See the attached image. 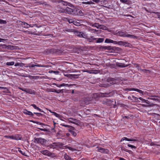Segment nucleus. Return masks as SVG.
Instances as JSON below:
<instances>
[{
    "mask_svg": "<svg viewBox=\"0 0 160 160\" xmlns=\"http://www.w3.org/2000/svg\"><path fill=\"white\" fill-rule=\"evenodd\" d=\"M73 24L74 25H75L76 26H80L81 25V24L79 22L77 21H76L75 20H74Z\"/></svg>",
    "mask_w": 160,
    "mask_h": 160,
    "instance_id": "72a5a7b5",
    "label": "nucleus"
},
{
    "mask_svg": "<svg viewBox=\"0 0 160 160\" xmlns=\"http://www.w3.org/2000/svg\"><path fill=\"white\" fill-rule=\"evenodd\" d=\"M19 88L21 90L23 91L24 92L25 91V89H26L25 88H20V87Z\"/></svg>",
    "mask_w": 160,
    "mask_h": 160,
    "instance_id": "680f3d73",
    "label": "nucleus"
},
{
    "mask_svg": "<svg viewBox=\"0 0 160 160\" xmlns=\"http://www.w3.org/2000/svg\"><path fill=\"white\" fill-rule=\"evenodd\" d=\"M128 147L131 148H132L136 149V147L131 144H128Z\"/></svg>",
    "mask_w": 160,
    "mask_h": 160,
    "instance_id": "8fccbe9b",
    "label": "nucleus"
},
{
    "mask_svg": "<svg viewBox=\"0 0 160 160\" xmlns=\"http://www.w3.org/2000/svg\"><path fill=\"white\" fill-rule=\"evenodd\" d=\"M99 29H102L103 30H106L107 28V27L102 25H99V27H98Z\"/></svg>",
    "mask_w": 160,
    "mask_h": 160,
    "instance_id": "7c9ffc66",
    "label": "nucleus"
},
{
    "mask_svg": "<svg viewBox=\"0 0 160 160\" xmlns=\"http://www.w3.org/2000/svg\"><path fill=\"white\" fill-rule=\"evenodd\" d=\"M23 155L29 157L30 155V152L29 151H18Z\"/></svg>",
    "mask_w": 160,
    "mask_h": 160,
    "instance_id": "9b49d317",
    "label": "nucleus"
},
{
    "mask_svg": "<svg viewBox=\"0 0 160 160\" xmlns=\"http://www.w3.org/2000/svg\"><path fill=\"white\" fill-rule=\"evenodd\" d=\"M75 85H76L75 84H68V86H67V87H70L71 86Z\"/></svg>",
    "mask_w": 160,
    "mask_h": 160,
    "instance_id": "0e129e2a",
    "label": "nucleus"
},
{
    "mask_svg": "<svg viewBox=\"0 0 160 160\" xmlns=\"http://www.w3.org/2000/svg\"><path fill=\"white\" fill-rule=\"evenodd\" d=\"M67 20L69 23H73L74 20L73 19H70L69 18H67Z\"/></svg>",
    "mask_w": 160,
    "mask_h": 160,
    "instance_id": "a19ab883",
    "label": "nucleus"
},
{
    "mask_svg": "<svg viewBox=\"0 0 160 160\" xmlns=\"http://www.w3.org/2000/svg\"><path fill=\"white\" fill-rule=\"evenodd\" d=\"M53 73L56 75L58 74L59 73V72L58 71H54L53 72Z\"/></svg>",
    "mask_w": 160,
    "mask_h": 160,
    "instance_id": "bf43d9fd",
    "label": "nucleus"
},
{
    "mask_svg": "<svg viewBox=\"0 0 160 160\" xmlns=\"http://www.w3.org/2000/svg\"><path fill=\"white\" fill-rule=\"evenodd\" d=\"M35 67V64H31L30 63V64H29L28 66H26V67H29V68H32V67Z\"/></svg>",
    "mask_w": 160,
    "mask_h": 160,
    "instance_id": "de8ad7c7",
    "label": "nucleus"
},
{
    "mask_svg": "<svg viewBox=\"0 0 160 160\" xmlns=\"http://www.w3.org/2000/svg\"><path fill=\"white\" fill-rule=\"evenodd\" d=\"M105 42L107 43H113L115 44H117V41H113L112 40L107 38L106 39Z\"/></svg>",
    "mask_w": 160,
    "mask_h": 160,
    "instance_id": "4468645a",
    "label": "nucleus"
},
{
    "mask_svg": "<svg viewBox=\"0 0 160 160\" xmlns=\"http://www.w3.org/2000/svg\"><path fill=\"white\" fill-rule=\"evenodd\" d=\"M86 72L90 74H96V73L93 71H87Z\"/></svg>",
    "mask_w": 160,
    "mask_h": 160,
    "instance_id": "603ef678",
    "label": "nucleus"
},
{
    "mask_svg": "<svg viewBox=\"0 0 160 160\" xmlns=\"http://www.w3.org/2000/svg\"><path fill=\"white\" fill-rule=\"evenodd\" d=\"M60 144L59 143L54 142L52 144L49 145L48 147L51 149H54L56 148L58 149V148L59 147V145H60Z\"/></svg>",
    "mask_w": 160,
    "mask_h": 160,
    "instance_id": "1a4fd4ad",
    "label": "nucleus"
},
{
    "mask_svg": "<svg viewBox=\"0 0 160 160\" xmlns=\"http://www.w3.org/2000/svg\"><path fill=\"white\" fill-rule=\"evenodd\" d=\"M25 92L30 94L32 93V92L31 90L29 89H26Z\"/></svg>",
    "mask_w": 160,
    "mask_h": 160,
    "instance_id": "c03bdc74",
    "label": "nucleus"
},
{
    "mask_svg": "<svg viewBox=\"0 0 160 160\" xmlns=\"http://www.w3.org/2000/svg\"><path fill=\"white\" fill-rule=\"evenodd\" d=\"M4 137L8 138H11V139H13V136H5Z\"/></svg>",
    "mask_w": 160,
    "mask_h": 160,
    "instance_id": "09e8293b",
    "label": "nucleus"
},
{
    "mask_svg": "<svg viewBox=\"0 0 160 160\" xmlns=\"http://www.w3.org/2000/svg\"><path fill=\"white\" fill-rule=\"evenodd\" d=\"M7 39L0 38V42H4V41H7Z\"/></svg>",
    "mask_w": 160,
    "mask_h": 160,
    "instance_id": "6e6d98bb",
    "label": "nucleus"
},
{
    "mask_svg": "<svg viewBox=\"0 0 160 160\" xmlns=\"http://www.w3.org/2000/svg\"><path fill=\"white\" fill-rule=\"evenodd\" d=\"M65 31H67V32H70L72 31V30H71L70 29H67L65 30Z\"/></svg>",
    "mask_w": 160,
    "mask_h": 160,
    "instance_id": "e2e57ef3",
    "label": "nucleus"
},
{
    "mask_svg": "<svg viewBox=\"0 0 160 160\" xmlns=\"http://www.w3.org/2000/svg\"><path fill=\"white\" fill-rule=\"evenodd\" d=\"M102 96L103 97H108L109 96V94L108 93H105L102 94Z\"/></svg>",
    "mask_w": 160,
    "mask_h": 160,
    "instance_id": "49530a36",
    "label": "nucleus"
},
{
    "mask_svg": "<svg viewBox=\"0 0 160 160\" xmlns=\"http://www.w3.org/2000/svg\"><path fill=\"white\" fill-rule=\"evenodd\" d=\"M91 26L92 27H95L97 28H98V27H99L100 24L98 23H91L90 24Z\"/></svg>",
    "mask_w": 160,
    "mask_h": 160,
    "instance_id": "a878e982",
    "label": "nucleus"
},
{
    "mask_svg": "<svg viewBox=\"0 0 160 160\" xmlns=\"http://www.w3.org/2000/svg\"><path fill=\"white\" fill-rule=\"evenodd\" d=\"M142 102H147V101H146V100L144 99H143L142 100Z\"/></svg>",
    "mask_w": 160,
    "mask_h": 160,
    "instance_id": "69168bd1",
    "label": "nucleus"
},
{
    "mask_svg": "<svg viewBox=\"0 0 160 160\" xmlns=\"http://www.w3.org/2000/svg\"><path fill=\"white\" fill-rule=\"evenodd\" d=\"M115 83V80L114 79L109 78L107 80V83L105 84H103V86L104 87H107L108 86H111Z\"/></svg>",
    "mask_w": 160,
    "mask_h": 160,
    "instance_id": "7ed1b4c3",
    "label": "nucleus"
},
{
    "mask_svg": "<svg viewBox=\"0 0 160 160\" xmlns=\"http://www.w3.org/2000/svg\"><path fill=\"white\" fill-rule=\"evenodd\" d=\"M92 98H88L85 99L84 101V103L86 104H88L89 103V102L92 100Z\"/></svg>",
    "mask_w": 160,
    "mask_h": 160,
    "instance_id": "4be33fe9",
    "label": "nucleus"
},
{
    "mask_svg": "<svg viewBox=\"0 0 160 160\" xmlns=\"http://www.w3.org/2000/svg\"><path fill=\"white\" fill-rule=\"evenodd\" d=\"M34 114H36L37 116H40V115H42V114L41 113H36V112H34Z\"/></svg>",
    "mask_w": 160,
    "mask_h": 160,
    "instance_id": "13d9d810",
    "label": "nucleus"
},
{
    "mask_svg": "<svg viewBox=\"0 0 160 160\" xmlns=\"http://www.w3.org/2000/svg\"><path fill=\"white\" fill-rule=\"evenodd\" d=\"M41 152L42 154L48 156L54 157L55 155L54 153L50 152L49 151H41Z\"/></svg>",
    "mask_w": 160,
    "mask_h": 160,
    "instance_id": "423d86ee",
    "label": "nucleus"
},
{
    "mask_svg": "<svg viewBox=\"0 0 160 160\" xmlns=\"http://www.w3.org/2000/svg\"><path fill=\"white\" fill-rule=\"evenodd\" d=\"M39 129H40L41 131H47L46 129H41V128H39Z\"/></svg>",
    "mask_w": 160,
    "mask_h": 160,
    "instance_id": "338daca9",
    "label": "nucleus"
},
{
    "mask_svg": "<svg viewBox=\"0 0 160 160\" xmlns=\"http://www.w3.org/2000/svg\"><path fill=\"white\" fill-rule=\"evenodd\" d=\"M6 21L0 19V24H6Z\"/></svg>",
    "mask_w": 160,
    "mask_h": 160,
    "instance_id": "864d4df0",
    "label": "nucleus"
},
{
    "mask_svg": "<svg viewBox=\"0 0 160 160\" xmlns=\"http://www.w3.org/2000/svg\"><path fill=\"white\" fill-rule=\"evenodd\" d=\"M31 106H32L34 109H37L40 112H43V111L40 109L39 107H37L36 105L34 104H32Z\"/></svg>",
    "mask_w": 160,
    "mask_h": 160,
    "instance_id": "5701e85b",
    "label": "nucleus"
},
{
    "mask_svg": "<svg viewBox=\"0 0 160 160\" xmlns=\"http://www.w3.org/2000/svg\"><path fill=\"white\" fill-rule=\"evenodd\" d=\"M64 3H63V5L65 6H68L71 8H74V6L69 2H63Z\"/></svg>",
    "mask_w": 160,
    "mask_h": 160,
    "instance_id": "412c9836",
    "label": "nucleus"
},
{
    "mask_svg": "<svg viewBox=\"0 0 160 160\" xmlns=\"http://www.w3.org/2000/svg\"><path fill=\"white\" fill-rule=\"evenodd\" d=\"M62 90H56V89H53V90L52 91L53 92H56L57 93H59L62 92Z\"/></svg>",
    "mask_w": 160,
    "mask_h": 160,
    "instance_id": "e433bc0d",
    "label": "nucleus"
},
{
    "mask_svg": "<svg viewBox=\"0 0 160 160\" xmlns=\"http://www.w3.org/2000/svg\"><path fill=\"white\" fill-rule=\"evenodd\" d=\"M128 90H129V91H136L139 92V93H142V94H143V92L142 90H139V89H138L135 88H129L128 89Z\"/></svg>",
    "mask_w": 160,
    "mask_h": 160,
    "instance_id": "2eb2a0df",
    "label": "nucleus"
},
{
    "mask_svg": "<svg viewBox=\"0 0 160 160\" xmlns=\"http://www.w3.org/2000/svg\"><path fill=\"white\" fill-rule=\"evenodd\" d=\"M46 140L44 139L40 138H34L33 141L34 142L36 143H40L42 144H44L46 143Z\"/></svg>",
    "mask_w": 160,
    "mask_h": 160,
    "instance_id": "20e7f679",
    "label": "nucleus"
},
{
    "mask_svg": "<svg viewBox=\"0 0 160 160\" xmlns=\"http://www.w3.org/2000/svg\"><path fill=\"white\" fill-rule=\"evenodd\" d=\"M138 69L139 70L145 73H150V71L149 70L146 69H142L141 68L138 66Z\"/></svg>",
    "mask_w": 160,
    "mask_h": 160,
    "instance_id": "bb28decb",
    "label": "nucleus"
},
{
    "mask_svg": "<svg viewBox=\"0 0 160 160\" xmlns=\"http://www.w3.org/2000/svg\"><path fill=\"white\" fill-rule=\"evenodd\" d=\"M65 13L72 15H76L77 9L76 8H71L67 7L65 9Z\"/></svg>",
    "mask_w": 160,
    "mask_h": 160,
    "instance_id": "f03ea898",
    "label": "nucleus"
},
{
    "mask_svg": "<svg viewBox=\"0 0 160 160\" xmlns=\"http://www.w3.org/2000/svg\"><path fill=\"white\" fill-rule=\"evenodd\" d=\"M58 10L61 13H65V9H63L62 8H58Z\"/></svg>",
    "mask_w": 160,
    "mask_h": 160,
    "instance_id": "c9c22d12",
    "label": "nucleus"
},
{
    "mask_svg": "<svg viewBox=\"0 0 160 160\" xmlns=\"http://www.w3.org/2000/svg\"><path fill=\"white\" fill-rule=\"evenodd\" d=\"M117 44H118L119 45L124 46L125 47H131L132 46L129 43H128L127 42H124L121 41L117 42Z\"/></svg>",
    "mask_w": 160,
    "mask_h": 160,
    "instance_id": "39448f33",
    "label": "nucleus"
},
{
    "mask_svg": "<svg viewBox=\"0 0 160 160\" xmlns=\"http://www.w3.org/2000/svg\"><path fill=\"white\" fill-rule=\"evenodd\" d=\"M64 158L66 160H72V158L69 156L67 155L64 156Z\"/></svg>",
    "mask_w": 160,
    "mask_h": 160,
    "instance_id": "ea45409f",
    "label": "nucleus"
},
{
    "mask_svg": "<svg viewBox=\"0 0 160 160\" xmlns=\"http://www.w3.org/2000/svg\"><path fill=\"white\" fill-rule=\"evenodd\" d=\"M81 14H82V12L81 10L79 9H78V10H77L76 14L78 15H82Z\"/></svg>",
    "mask_w": 160,
    "mask_h": 160,
    "instance_id": "4c0bfd02",
    "label": "nucleus"
},
{
    "mask_svg": "<svg viewBox=\"0 0 160 160\" xmlns=\"http://www.w3.org/2000/svg\"><path fill=\"white\" fill-rule=\"evenodd\" d=\"M37 3H38V4H43L45 6H50L49 4L46 3V2H43V3H42L40 2H37Z\"/></svg>",
    "mask_w": 160,
    "mask_h": 160,
    "instance_id": "473e14b6",
    "label": "nucleus"
},
{
    "mask_svg": "<svg viewBox=\"0 0 160 160\" xmlns=\"http://www.w3.org/2000/svg\"><path fill=\"white\" fill-rule=\"evenodd\" d=\"M116 65L117 66L121 68L125 67L126 66L124 64L118 62L116 63Z\"/></svg>",
    "mask_w": 160,
    "mask_h": 160,
    "instance_id": "aec40b11",
    "label": "nucleus"
},
{
    "mask_svg": "<svg viewBox=\"0 0 160 160\" xmlns=\"http://www.w3.org/2000/svg\"><path fill=\"white\" fill-rule=\"evenodd\" d=\"M100 49L102 51L108 50L112 51L114 50L113 47L111 46H101L100 47Z\"/></svg>",
    "mask_w": 160,
    "mask_h": 160,
    "instance_id": "6e6552de",
    "label": "nucleus"
},
{
    "mask_svg": "<svg viewBox=\"0 0 160 160\" xmlns=\"http://www.w3.org/2000/svg\"><path fill=\"white\" fill-rule=\"evenodd\" d=\"M15 62H14L12 61L11 62H8L6 64L8 66H12L14 65Z\"/></svg>",
    "mask_w": 160,
    "mask_h": 160,
    "instance_id": "2f4dec72",
    "label": "nucleus"
},
{
    "mask_svg": "<svg viewBox=\"0 0 160 160\" xmlns=\"http://www.w3.org/2000/svg\"><path fill=\"white\" fill-rule=\"evenodd\" d=\"M132 97L133 98V99L136 102H139V100L138 98H137L134 96H132Z\"/></svg>",
    "mask_w": 160,
    "mask_h": 160,
    "instance_id": "a18cd8bd",
    "label": "nucleus"
},
{
    "mask_svg": "<svg viewBox=\"0 0 160 160\" xmlns=\"http://www.w3.org/2000/svg\"><path fill=\"white\" fill-rule=\"evenodd\" d=\"M55 85L58 87H61L66 86H68V84L62 83L60 85L55 84Z\"/></svg>",
    "mask_w": 160,
    "mask_h": 160,
    "instance_id": "cd10ccee",
    "label": "nucleus"
},
{
    "mask_svg": "<svg viewBox=\"0 0 160 160\" xmlns=\"http://www.w3.org/2000/svg\"><path fill=\"white\" fill-rule=\"evenodd\" d=\"M13 139H15L16 140H20L21 138V137L18 135L13 136Z\"/></svg>",
    "mask_w": 160,
    "mask_h": 160,
    "instance_id": "393cba45",
    "label": "nucleus"
},
{
    "mask_svg": "<svg viewBox=\"0 0 160 160\" xmlns=\"http://www.w3.org/2000/svg\"><path fill=\"white\" fill-rule=\"evenodd\" d=\"M115 35L121 37L130 38H137V37L134 35L130 34L127 32H123L121 31H117Z\"/></svg>",
    "mask_w": 160,
    "mask_h": 160,
    "instance_id": "f257e3e1",
    "label": "nucleus"
},
{
    "mask_svg": "<svg viewBox=\"0 0 160 160\" xmlns=\"http://www.w3.org/2000/svg\"><path fill=\"white\" fill-rule=\"evenodd\" d=\"M93 2L98 3L101 1V0H92Z\"/></svg>",
    "mask_w": 160,
    "mask_h": 160,
    "instance_id": "4d7b16f0",
    "label": "nucleus"
},
{
    "mask_svg": "<svg viewBox=\"0 0 160 160\" xmlns=\"http://www.w3.org/2000/svg\"><path fill=\"white\" fill-rule=\"evenodd\" d=\"M61 126H64L66 128H70L71 129H72V130H74L75 129V128L73 127L72 126H69V125H65V124H61Z\"/></svg>",
    "mask_w": 160,
    "mask_h": 160,
    "instance_id": "6ab92c4d",
    "label": "nucleus"
},
{
    "mask_svg": "<svg viewBox=\"0 0 160 160\" xmlns=\"http://www.w3.org/2000/svg\"><path fill=\"white\" fill-rule=\"evenodd\" d=\"M127 152H129V154H132V151H126Z\"/></svg>",
    "mask_w": 160,
    "mask_h": 160,
    "instance_id": "774afa93",
    "label": "nucleus"
},
{
    "mask_svg": "<svg viewBox=\"0 0 160 160\" xmlns=\"http://www.w3.org/2000/svg\"><path fill=\"white\" fill-rule=\"evenodd\" d=\"M154 105V104H144L142 105V106L143 107H152Z\"/></svg>",
    "mask_w": 160,
    "mask_h": 160,
    "instance_id": "c756f323",
    "label": "nucleus"
},
{
    "mask_svg": "<svg viewBox=\"0 0 160 160\" xmlns=\"http://www.w3.org/2000/svg\"><path fill=\"white\" fill-rule=\"evenodd\" d=\"M75 35L80 38H84V36H85V35L84 34V33L82 32H74Z\"/></svg>",
    "mask_w": 160,
    "mask_h": 160,
    "instance_id": "f8f14e48",
    "label": "nucleus"
},
{
    "mask_svg": "<svg viewBox=\"0 0 160 160\" xmlns=\"http://www.w3.org/2000/svg\"><path fill=\"white\" fill-rule=\"evenodd\" d=\"M55 116L56 117L58 118V117H60V115L59 114H58L57 113H56V114H55Z\"/></svg>",
    "mask_w": 160,
    "mask_h": 160,
    "instance_id": "052dcab7",
    "label": "nucleus"
},
{
    "mask_svg": "<svg viewBox=\"0 0 160 160\" xmlns=\"http://www.w3.org/2000/svg\"><path fill=\"white\" fill-rule=\"evenodd\" d=\"M23 113L26 114L30 116H33V114L30 111H28L27 110H25L23 111Z\"/></svg>",
    "mask_w": 160,
    "mask_h": 160,
    "instance_id": "f3484780",
    "label": "nucleus"
},
{
    "mask_svg": "<svg viewBox=\"0 0 160 160\" xmlns=\"http://www.w3.org/2000/svg\"><path fill=\"white\" fill-rule=\"evenodd\" d=\"M31 122H33V123H36L37 124H38L40 125H44V124L43 123H41V122H35V121H31Z\"/></svg>",
    "mask_w": 160,
    "mask_h": 160,
    "instance_id": "37998d69",
    "label": "nucleus"
},
{
    "mask_svg": "<svg viewBox=\"0 0 160 160\" xmlns=\"http://www.w3.org/2000/svg\"><path fill=\"white\" fill-rule=\"evenodd\" d=\"M65 76L68 77L70 79L78 78V75L75 74H66L64 75Z\"/></svg>",
    "mask_w": 160,
    "mask_h": 160,
    "instance_id": "ddd939ff",
    "label": "nucleus"
},
{
    "mask_svg": "<svg viewBox=\"0 0 160 160\" xmlns=\"http://www.w3.org/2000/svg\"><path fill=\"white\" fill-rule=\"evenodd\" d=\"M97 39L96 38H88V41L89 42H93Z\"/></svg>",
    "mask_w": 160,
    "mask_h": 160,
    "instance_id": "58836bf2",
    "label": "nucleus"
},
{
    "mask_svg": "<svg viewBox=\"0 0 160 160\" xmlns=\"http://www.w3.org/2000/svg\"><path fill=\"white\" fill-rule=\"evenodd\" d=\"M124 140L127 141H138V139L128 138L126 137H123L122 138L120 142H122Z\"/></svg>",
    "mask_w": 160,
    "mask_h": 160,
    "instance_id": "9d476101",
    "label": "nucleus"
},
{
    "mask_svg": "<svg viewBox=\"0 0 160 160\" xmlns=\"http://www.w3.org/2000/svg\"><path fill=\"white\" fill-rule=\"evenodd\" d=\"M69 122L75 124L77 125H79L80 124V122L76 119L72 118H70L68 119Z\"/></svg>",
    "mask_w": 160,
    "mask_h": 160,
    "instance_id": "0eeeda50",
    "label": "nucleus"
},
{
    "mask_svg": "<svg viewBox=\"0 0 160 160\" xmlns=\"http://www.w3.org/2000/svg\"><path fill=\"white\" fill-rule=\"evenodd\" d=\"M22 25L24 28H28L29 27L31 26L30 25L28 24L27 23L25 22H22Z\"/></svg>",
    "mask_w": 160,
    "mask_h": 160,
    "instance_id": "a211bd4d",
    "label": "nucleus"
},
{
    "mask_svg": "<svg viewBox=\"0 0 160 160\" xmlns=\"http://www.w3.org/2000/svg\"><path fill=\"white\" fill-rule=\"evenodd\" d=\"M35 64V67H46L45 66H44V65H39V64H37L36 63H34Z\"/></svg>",
    "mask_w": 160,
    "mask_h": 160,
    "instance_id": "3c124183",
    "label": "nucleus"
},
{
    "mask_svg": "<svg viewBox=\"0 0 160 160\" xmlns=\"http://www.w3.org/2000/svg\"><path fill=\"white\" fill-rule=\"evenodd\" d=\"M104 40L103 38H98L96 41L97 43H101Z\"/></svg>",
    "mask_w": 160,
    "mask_h": 160,
    "instance_id": "f704fd0d",
    "label": "nucleus"
},
{
    "mask_svg": "<svg viewBox=\"0 0 160 160\" xmlns=\"http://www.w3.org/2000/svg\"><path fill=\"white\" fill-rule=\"evenodd\" d=\"M23 32H24L26 34H33V33L32 32L28 31H23Z\"/></svg>",
    "mask_w": 160,
    "mask_h": 160,
    "instance_id": "79ce46f5",
    "label": "nucleus"
},
{
    "mask_svg": "<svg viewBox=\"0 0 160 160\" xmlns=\"http://www.w3.org/2000/svg\"><path fill=\"white\" fill-rule=\"evenodd\" d=\"M72 130V129H70L69 130V132H70L73 136L75 137L77 135V133L75 132Z\"/></svg>",
    "mask_w": 160,
    "mask_h": 160,
    "instance_id": "c85d7f7f",
    "label": "nucleus"
},
{
    "mask_svg": "<svg viewBox=\"0 0 160 160\" xmlns=\"http://www.w3.org/2000/svg\"><path fill=\"white\" fill-rule=\"evenodd\" d=\"M25 65V64L22 62H16L15 63L14 66L15 67H23Z\"/></svg>",
    "mask_w": 160,
    "mask_h": 160,
    "instance_id": "dca6fc26",
    "label": "nucleus"
},
{
    "mask_svg": "<svg viewBox=\"0 0 160 160\" xmlns=\"http://www.w3.org/2000/svg\"><path fill=\"white\" fill-rule=\"evenodd\" d=\"M83 3L86 4H93L94 3L90 1V2H83Z\"/></svg>",
    "mask_w": 160,
    "mask_h": 160,
    "instance_id": "5fc2aeb1",
    "label": "nucleus"
},
{
    "mask_svg": "<svg viewBox=\"0 0 160 160\" xmlns=\"http://www.w3.org/2000/svg\"><path fill=\"white\" fill-rule=\"evenodd\" d=\"M120 1L123 3L129 4L130 3V1L129 0H120Z\"/></svg>",
    "mask_w": 160,
    "mask_h": 160,
    "instance_id": "b1692460",
    "label": "nucleus"
}]
</instances>
